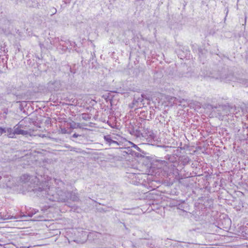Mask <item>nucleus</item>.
I'll return each mask as SVG.
<instances>
[{
    "label": "nucleus",
    "mask_w": 248,
    "mask_h": 248,
    "mask_svg": "<svg viewBox=\"0 0 248 248\" xmlns=\"http://www.w3.org/2000/svg\"><path fill=\"white\" fill-rule=\"evenodd\" d=\"M20 180L28 186V191H33L38 196L51 202H65L68 199L73 202H78L79 200V197L75 192H68L60 189L59 187L50 186V182L48 181L42 182L38 187L39 179L35 176L25 174L20 177Z\"/></svg>",
    "instance_id": "f257e3e1"
},
{
    "label": "nucleus",
    "mask_w": 248,
    "mask_h": 248,
    "mask_svg": "<svg viewBox=\"0 0 248 248\" xmlns=\"http://www.w3.org/2000/svg\"><path fill=\"white\" fill-rule=\"evenodd\" d=\"M212 108L213 109H216V110H214V111L217 114L219 119H223L225 116L230 115L231 114L235 115L236 117L239 116H236V115L238 114V111H239V108L235 106L219 105L218 107L212 106Z\"/></svg>",
    "instance_id": "f03ea898"
},
{
    "label": "nucleus",
    "mask_w": 248,
    "mask_h": 248,
    "mask_svg": "<svg viewBox=\"0 0 248 248\" xmlns=\"http://www.w3.org/2000/svg\"><path fill=\"white\" fill-rule=\"evenodd\" d=\"M135 135L137 138H142L150 141L154 139V134L153 131L149 126L143 124V126L139 128L135 132Z\"/></svg>",
    "instance_id": "7ed1b4c3"
},
{
    "label": "nucleus",
    "mask_w": 248,
    "mask_h": 248,
    "mask_svg": "<svg viewBox=\"0 0 248 248\" xmlns=\"http://www.w3.org/2000/svg\"><path fill=\"white\" fill-rule=\"evenodd\" d=\"M21 153L19 151L15 152L13 156L11 158L9 159V160L10 161H16L18 159V162H19L20 165L23 168H25L31 165V156L27 155L21 156Z\"/></svg>",
    "instance_id": "20e7f679"
},
{
    "label": "nucleus",
    "mask_w": 248,
    "mask_h": 248,
    "mask_svg": "<svg viewBox=\"0 0 248 248\" xmlns=\"http://www.w3.org/2000/svg\"><path fill=\"white\" fill-rule=\"evenodd\" d=\"M144 95L141 94L140 96H135L132 103L130 105V107L132 108L135 107L142 108L145 104Z\"/></svg>",
    "instance_id": "39448f33"
},
{
    "label": "nucleus",
    "mask_w": 248,
    "mask_h": 248,
    "mask_svg": "<svg viewBox=\"0 0 248 248\" xmlns=\"http://www.w3.org/2000/svg\"><path fill=\"white\" fill-rule=\"evenodd\" d=\"M216 79H219L221 81L227 82L233 80L234 78L232 74L226 75V74H221L219 76L215 77Z\"/></svg>",
    "instance_id": "423d86ee"
},
{
    "label": "nucleus",
    "mask_w": 248,
    "mask_h": 248,
    "mask_svg": "<svg viewBox=\"0 0 248 248\" xmlns=\"http://www.w3.org/2000/svg\"><path fill=\"white\" fill-rule=\"evenodd\" d=\"M14 132L16 135H27L29 132L27 131H25L21 129V126L19 124H18L14 126Z\"/></svg>",
    "instance_id": "0eeeda50"
},
{
    "label": "nucleus",
    "mask_w": 248,
    "mask_h": 248,
    "mask_svg": "<svg viewBox=\"0 0 248 248\" xmlns=\"http://www.w3.org/2000/svg\"><path fill=\"white\" fill-rule=\"evenodd\" d=\"M60 82L57 80L50 81L48 83V87L51 91H58L60 88Z\"/></svg>",
    "instance_id": "6e6552de"
},
{
    "label": "nucleus",
    "mask_w": 248,
    "mask_h": 248,
    "mask_svg": "<svg viewBox=\"0 0 248 248\" xmlns=\"http://www.w3.org/2000/svg\"><path fill=\"white\" fill-rule=\"evenodd\" d=\"M104 140L106 142L109 144V145H111L113 144H115L116 145H119V143L117 141L113 140L111 139L110 135H107L104 136Z\"/></svg>",
    "instance_id": "1a4fd4ad"
},
{
    "label": "nucleus",
    "mask_w": 248,
    "mask_h": 248,
    "mask_svg": "<svg viewBox=\"0 0 248 248\" xmlns=\"http://www.w3.org/2000/svg\"><path fill=\"white\" fill-rule=\"evenodd\" d=\"M6 133H7V136L9 138H15V134L14 132V129H13L11 127L6 128Z\"/></svg>",
    "instance_id": "9d476101"
},
{
    "label": "nucleus",
    "mask_w": 248,
    "mask_h": 248,
    "mask_svg": "<svg viewBox=\"0 0 248 248\" xmlns=\"http://www.w3.org/2000/svg\"><path fill=\"white\" fill-rule=\"evenodd\" d=\"M6 45L5 43L0 44V56L5 55L8 52L7 49L6 48Z\"/></svg>",
    "instance_id": "9b49d317"
},
{
    "label": "nucleus",
    "mask_w": 248,
    "mask_h": 248,
    "mask_svg": "<svg viewBox=\"0 0 248 248\" xmlns=\"http://www.w3.org/2000/svg\"><path fill=\"white\" fill-rule=\"evenodd\" d=\"M180 160L182 164L183 165H186L189 163L190 158L187 155H182L180 157Z\"/></svg>",
    "instance_id": "f8f14e48"
},
{
    "label": "nucleus",
    "mask_w": 248,
    "mask_h": 248,
    "mask_svg": "<svg viewBox=\"0 0 248 248\" xmlns=\"http://www.w3.org/2000/svg\"><path fill=\"white\" fill-rule=\"evenodd\" d=\"M3 112L0 114V117L4 120L7 119V115L8 113V109L7 108H4L3 109Z\"/></svg>",
    "instance_id": "ddd939ff"
},
{
    "label": "nucleus",
    "mask_w": 248,
    "mask_h": 248,
    "mask_svg": "<svg viewBox=\"0 0 248 248\" xmlns=\"http://www.w3.org/2000/svg\"><path fill=\"white\" fill-rule=\"evenodd\" d=\"M10 177H6L5 178V185L3 186V187H4L5 186L10 187L11 186V184H10Z\"/></svg>",
    "instance_id": "4468645a"
},
{
    "label": "nucleus",
    "mask_w": 248,
    "mask_h": 248,
    "mask_svg": "<svg viewBox=\"0 0 248 248\" xmlns=\"http://www.w3.org/2000/svg\"><path fill=\"white\" fill-rule=\"evenodd\" d=\"M23 217H26L25 215L20 216L18 217L16 216H8L7 217H6L5 219H17V218H21Z\"/></svg>",
    "instance_id": "2eb2a0df"
},
{
    "label": "nucleus",
    "mask_w": 248,
    "mask_h": 248,
    "mask_svg": "<svg viewBox=\"0 0 248 248\" xmlns=\"http://www.w3.org/2000/svg\"><path fill=\"white\" fill-rule=\"evenodd\" d=\"M54 181L55 183L56 184L58 185V186H61L63 185V182L62 181L60 180L54 179Z\"/></svg>",
    "instance_id": "dca6fc26"
},
{
    "label": "nucleus",
    "mask_w": 248,
    "mask_h": 248,
    "mask_svg": "<svg viewBox=\"0 0 248 248\" xmlns=\"http://www.w3.org/2000/svg\"><path fill=\"white\" fill-rule=\"evenodd\" d=\"M51 16L54 15L57 13V9L54 7H52L50 9Z\"/></svg>",
    "instance_id": "f3484780"
},
{
    "label": "nucleus",
    "mask_w": 248,
    "mask_h": 248,
    "mask_svg": "<svg viewBox=\"0 0 248 248\" xmlns=\"http://www.w3.org/2000/svg\"><path fill=\"white\" fill-rule=\"evenodd\" d=\"M4 133H6V127H2L0 126V135H2Z\"/></svg>",
    "instance_id": "a211bd4d"
},
{
    "label": "nucleus",
    "mask_w": 248,
    "mask_h": 248,
    "mask_svg": "<svg viewBox=\"0 0 248 248\" xmlns=\"http://www.w3.org/2000/svg\"><path fill=\"white\" fill-rule=\"evenodd\" d=\"M158 161L160 163V164L162 165H166L167 162H166L165 160H159Z\"/></svg>",
    "instance_id": "6ab92c4d"
},
{
    "label": "nucleus",
    "mask_w": 248,
    "mask_h": 248,
    "mask_svg": "<svg viewBox=\"0 0 248 248\" xmlns=\"http://www.w3.org/2000/svg\"><path fill=\"white\" fill-rule=\"evenodd\" d=\"M35 214H36V211L35 210H33L31 211V213L28 214V216L31 217Z\"/></svg>",
    "instance_id": "aec40b11"
},
{
    "label": "nucleus",
    "mask_w": 248,
    "mask_h": 248,
    "mask_svg": "<svg viewBox=\"0 0 248 248\" xmlns=\"http://www.w3.org/2000/svg\"><path fill=\"white\" fill-rule=\"evenodd\" d=\"M78 136H79V135L78 134H76V133L74 134L73 135V136H72V137L73 138H75L78 137Z\"/></svg>",
    "instance_id": "412c9836"
},
{
    "label": "nucleus",
    "mask_w": 248,
    "mask_h": 248,
    "mask_svg": "<svg viewBox=\"0 0 248 248\" xmlns=\"http://www.w3.org/2000/svg\"><path fill=\"white\" fill-rule=\"evenodd\" d=\"M76 124H75V123H74V124H71L70 127H72V128H75L76 127Z\"/></svg>",
    "instance_id": "4be33fe9"
},
{
    "label": "nucleus",
    "mask_w": 248,
    "mask_h": 248,
    "mask_svg": "<svg viewBox=\"0 0 248 248\" xmlns=\"http://www.w3.org/2000/svg\"><path fill=\"white\" fill-rule=\"evenodd\" d=\"M245 85L246 86V87H248V80L246 81Z\"/></svg>",
    "instance_id": "5701e85b"
},
{
    "label": "nucleus",
    "mask_w": 248,
    "mask_h": 248,
    "mask_svg": "<svg viewBox=\"0 0 248 248\" xmlns=\"http://www.w3.org/2000/svg\"><path fill=\"white\" fill-rule=\"evenodd\" d=\"M63 1H64L65 3H69V2L70 0H63Z\"/></svg>",
    "instance_id": "b1692460"
},
{
    "label": "nucleus",
    "mask_w": 248,
    "mask_h": 248,
    "mask_svg": "<svg viewBox=\"0 0 248 248\" xmlns=\"http://www.w3.org/2000/svg\"><path fill=\"white\" fill-rule=\"evenodd\" d=\"M82 118H83V119H85L86 116H84V117H82Z\"/></svg>",
    "instance_id": "393cba45"
},
{
    "label": "nucleus",
    "mask_w": 248,
    "mask_h": 248,
    "mask_svg": "<svg viewBox=\"0 0 248 248\" xmlns=\"http://www.w3.org/2000/svg\"><path fill=\"white\" fill-rule=\"evenodd\" d=\"M82 118H83V119H85L86 116H84V117H82Z\"/></svg>",
    "instance_id": "a878e982"
},
{
    "label": "nucleus",
    "mask_w": 248,
    "mask_h": 248,
    "mask_svg": "<svg viewBox=\"0 0 248 248\" xmlns=\"http://www.w3.org/2000/svg\"><path fill=\"white\" fill-rule=\"evenodd\" d=\"M95 234H99V233H97V232H95Z\"/></svg>",
    "instance_id": "bb28decb"
}]
</instances>
